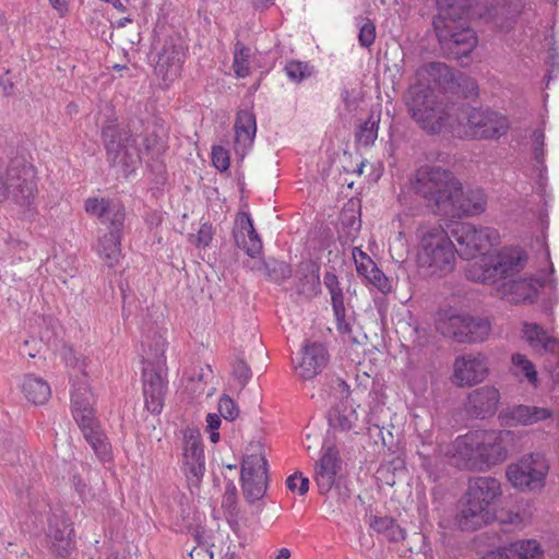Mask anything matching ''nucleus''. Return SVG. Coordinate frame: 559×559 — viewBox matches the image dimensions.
Here are the masks:
<instances>
[{
	"label": "nucleus",
	"mask_w": 559,
	"mask_h": 559,
	"mask_svg": "<svg viewBox=\"0 0 559 559\" xmlns=\"http://www.w3.org/2000/svg\"><path fill=\"white\" fill-rule=\"evenodd\" d=\"M526 262L527 257L521 248H503L497 257L473 264L467 270V278L495 286L501 298L512 304L532 302L542 286L548 285L556 290L557 278L551 276L539 283L523 273Z\"/></svg>",
	"instance_id": "obj_1"
},
{
	"label": "nucleus",
	"mask_w": 559,
	"mask_h": 559,
	"mask_svg": "<svg viewBox=\"0 0 559 559\" xmlns=\"http://www.w3.org/2000/svg\"><path fill=\"white\" fill-rule=\"evenodd\" d=\"M63 359L70 369L72 379L71 408L73 418L98 459L103 462L109 461L111 457L110 445L95 418L94 395L85 379L86 359L71 348L64 350Z\"/></svg>",
	"instance_id": "obj_2"
},
{
	"label": "nucleus",
	"mask_w": 559,
	"mask_h": 559,
	"mask_svg": "<svg viewBox=\"0 0 559 559\" xmlns=\"http://www.w3.org/2000/svg\"><path fill=\"white\" fill-rule=\"evenodd\" d=\"M415 238V257L419 269L429 275L437 276H442L453 270L456 249L440 225H419Z\"/></svg>",
	"instance_id": "obj_3"
},
{
	"label": "nucleus",
	"mask_w": 559,
	"mask_h": 559,
	"mask_svg": "<svg viewBox=\"0 0 559 559\" xmlns=\"http://www.w3.org/2000/svg\"><path fill=\"white\" fill-rule=\"evenodd\" d=\"M406 106L413 120L425 132H448L453 135L460 107L438 100L430 87L413 85L408 90Z\"/></svg>",
	"instance_id": "obj_4"
},
{
	"label": "nucleus",
	"mask_w": 559,
	"mask_h": 559,
	"mask_svg": "<svg viewBox=\"0 0 559 559\" xmlns=\"http://www.w3.org/2000/svg\"><path fill=\"white\" fill-rule=\"evenodd\" d=\"M501 493V485L497 478H471L459 516L462 530H477L491 522L496 518V504Z\"/></svg>",
	"instance_id": "obj_5"
},
{
	"label": "nucleus",
	"mask_w": 559,
	"mask_h": 559,
	"mask_svg": "<svg viewBox=\"0 0 559 559\" xmlns=\"http://www.w3.org/2000/svg\"><path fill=\"white\" fill-rule=\"evenodd\" d=\"M506 116L485 107L463 106L455 118L453 136L469 140H493L507 133Z\"/></svg>",
	"instance_id": "obj_6"
},
{
	"label": "nucleus",
	"mask_w": 559,
	"mask_h": 559,
	"mask_svg": "<svg viewBox=\"0 0 559 559\" xmlns=\"http://www.w3.org/2000/svg\"><path fill=\"white\" fill-rule=\"evenodd\" d=\"M34 167L22 160H13L4 174L0 173V203L11 198L23 209L24 218L35 216V195L37 191Z\"/></svg>",
	"instance_id": "obj_7"
},
{
	"label": "nucleus",
	"mask_w": 559,
	"mask_h": 559,
	"mask_svg": "<svg viewBox=\"0 0 559 559\" xmlns=\"http://www.w3.org/2000/svg\"><path fill=\"white\" fill-rule=\"evenodd\" d=\"M459 181L448 170L439 166L426 165L420 167L415 175L413 189L421 195L429 206L444 215L449 209L451 198L457 194Z\"/></svg>",
	"instance_id": "obj_8"
},
{
	"label": "nucleus",
	"mask_w": 559,
	"mask_h": 559,
	"mask_svg": "<svg viewBox=\"0 0 559 559\" xmlns=\"http://www.w3.org/2000/svg\"><path fill=\"white\" fill-rule=\"evenodd\" d=\"M108 160L124 176L133 174L141 162V136L117 123H110L103 130Z\"/></svg>",
	"instance_id": "obj_9"
},
{
	"label": "nucleus",
	"mask_w": 559,
	"mask_h": 559,
	"mask_svg": "<svg viewBox=\"0 0 559 559\" xmlns=\"http://www.w3.org/2000/svg\"><path fill=\"white\" fill-rule=\"evenodd\" d=\"M440 45L456 59L468 56L477 45L476 33L453 10H441L433 20Z\"/></svg>",
	"instance_id": "obj_10"
},
{
	"label": "nucleus",
	"mask_w": 559,
	"mask_h": 559,
	"mask_svg": "<svg viewBox=\"0 0 559 559\" xmlns=\"http://www.w3.org/2000/svg\"><path fill=\"white\" fill-rule=\"evenodd\" d=\"M166 341L158 336L143 357V394L145 406L152 414H159L164 405L166 382L163 376Z\"/></svg>",
	"instance_id": "obj_11"
},
{
	"label": "nucleus",
	"mask_w": 559,
	"mask_h": 559,
	"mask_svg": "<svg viewBox=\"0 0 559 559\" xmlns=\"http://www.w3.org/2000/svg\"><path fill=\"white\" fill-rule=\"evenodd\" d=\"M453 236L459 245L456 253L464 259L477 260L468 263L466 271L476 263H481L485 258H495L496 254H486V252L498 243L499 233L491 227L475 226L471 223H460L453 229Z\"/></svg>",
	"instance_id": "obj_12"
},
{
	"label": "nucleus",
	"mask_w": 559,
	"mask_h": 559,
	"mask_svg": "<svg viewBox=\"0 0 559 559\" xmlns=\"http://www.w3.org/2000/svg\"><path fill=\"white\" fill-rule=\"evenodd\" d=\"M549 463L544 454L531 453L508 466L510 484L521 491H540L546 485Z\"/></svg>",
	"instance_id": "obj_13"
},
{
	"label": "nucleus",
	"mask_w": 559,
	"mask_h": 559,
	"mask_svg": "<svg viewBox=\"0 0 559 559\" xmlns=\"http://www.w3.org/2000/svg\"><path fill=\"white\" fill-rule=\"evenodd\" d=\"M241 488L246 499L253 503L260 500L267 488V464L265 452L260 443H252L247 450L241 465Z\"/></svg>",
	"instance_id": "obj_14"
},
{
	"label": "nucleus",
	"mask_w": 559,
	"mask_h": 559,
	"mask_svg": "<svg viewBox=\"0 0 559 559\" xmlns=\"http://www.w3.org/2000/svg\"><path fill=\"white\" fill-rule=\"evenodd\" d=\"M438 329L442 334L460 343H476L487 340L491 332V324L485 318L451 314L439 320Z\"/></svg>",
	"instance_id": "obj_15"
},
{
	"label": "nucleus",
	"mask_w": 559,
	"mask_h": 559,
	"mask_svg": "<svg viewBox=\"0 0 559 559\" xmlns=\"http://www.w3.org/2000/svg\"><path fill=\"white\" fill-rule=\"evenodd\" d=\"M514 444V433L510 430H479V472L507 460Z\"/></svg>",
	"instance_id": "obj_16"
},
{
	"label": "nucleus",
	"mask_w": 559,
	"mask_h": 559,
	"mask_svg": "<svg viewBox=\"0 0 559 559\" xmlns=\"http://www.w3.org/2000/svg\"><path fill=\"white\" fill-rule=\"evenodd\" d=\"M182 471L188 480L198 484L205 472L204 450L199 430L186 428L182 431Z\"/></svg>",
	"instance_id": "obj_17"
},
{
	"label": "nucleus",
	"mask_w": 559,
	"mask_h": 559,
	"mask_svg": "<svg viewBox=\"0 0 559 559\" xmlns=\"http://www.w3.org/2000/svg\"><path fill=\"white\" fill-rule=\"evenodd\" d=\"M479 430L459 436L448 445L444 456L457 468L479 471Z\"/></svg>",
	"instance_id": "obj_18"
},
{
	"label": "nucleus",
	"mask_w": 559,
	"mask_h": 559,
	"mask_svg": "<svg viewBox=\"0 0 559 559\" xmlns=\"http://www.w3.org/2000/svg\"><path fill=\"white\" fill-rule=\"evenodd\" d=\"M489 374V365L481 354H466L453 362V383L457 386H473L483 382Z\"/></svg>",
	"instance_id": "obj_19"
},
{
	"label": "nucleus",
	"mask_w": 559,
	"mask_h": 559,
	"mask_svg": "<svg viewBox=\"0 0 559 559\" xmlns=\"http://www.w3.org/2000/svg\"><path fill=\"white\" fill-rule=\"evenodd\" d=\"M124 212L115 211L110 230L100 236L94 249L97 255L109 266L117 265L121 259V235Z\"/></svg>",
	"instance_id": "obj_20"
},
{
	"label": "nucleus",
	"mask_w": 559,
	"mask_h": 559,
	"mask_svg": "<svg viewBox=\"0 0 559 559\" xmlns=\"http://www.w3.org/2000/svg\"><path fill=\"white\" fill-rule=\"evenodd\" d=\"M554 416L552 409L533 405L508 406L499 414L501 425L509 427L532 426Z\"/></svg>",
	"instance_id": "obj_21"
},
{
	"label": "nucleus",
	"mask_w": 559,
	"mask_h": 559,
	"mask_svg": "<svg viewBox=\"0 0 559 559\" xmlns=\"http://www.w3.org/2000/svg\"><path fill=\"white\" fill-rule=\"evenodd\" d=\"M73 528L62 513H53L49 519L47 538L50 549L60 558H67L74 549Z\"/></svg>",
	"instance_id": "obj_22"
},
{
	"label": "nucleus",
	"mask_w": 559,
	"mask_h": 559,
	"mask_svg": "<svg viewBox=\"0 0 559 559\" xmlns=\"http://www.w3.org/2000/svg\"><path fill=\"white\" fill-rule=\"evenodd\" d=\"M341 465L338 451L334 447H323L321 456L316 463L313 476L321 495H325L332 489Z\"/></svg>",
	"instance_id": "obj_23"
},
{
	"label": "nucleus",
	"mask_w": 559,
	"mask_h": 559,
	"mask_svg": "<svg viewBox=\"0 0 559 559\" xmlns=\"http://www.w3.org/2000/svg\"><path fill=\"white\" fill-rule=\"evenodd\" d=\"M486 195L483 190L474 189L463 191L461 183H457V194L451 198L449 209L445 210L447 216L477 215L486 209Z\"/></svg>",
	"instance_id": "obj_24"
},
{
	"label": "nucleus",
	"mask_w": 559,
	"mask_h": 559,
	"mask_svg": "<svg viewBox=\"0 0 559 559\" xmlns=\"http://www.w3.org/2000/svg\"><path fill=\"white\" fill-rule=\"evenodd\" d=\"M329 355L321 343H308L302 347L301 357L295 365L296 374L304 379H313L326 366Z\"/></svg>",
	"instance_id": "obj_25"
},
{
	"label": "nucleus",
	"mask_w": 559,
	"mask_h": 559,
	"mask_svg": "<svg viewBox=\"0 0 559 559\" xmlns=\"http://www.w3.org/2000/svg\"><path fill=\"white\" fill-rule=\"evenodd\" d=\"M234 237L237 246L245 250L250 258L254 259L261 253L262 241L254 229L252 218L249 214H238Z\"/></svg>",
	"instance_id": "obj_26"
},
{
	"label": "nucleus",
	"mask_w": 559,
	"mask_h": 559,
	"mask_svg": "<svg viewBox=\"0 0 559 559\" xmlns=\"http://www.w3.org/2000/svg\"><path fill=\"white\" fill-rule=\"evenodd\" d=\"M234 130L235 152L242 158L251 148L255 138L257 121L254 114L249 109L239 110L236 116Z\"/></svg>",
	"instance_id": "obj_27"
},
{
	"label": "nucleus",
	"mask_w": 559,
	"mask_h": 559,
	"mask_svg": "<svg viewBox=\"0 0 559 559\" xmlns=\"http://www.w3.org/2000/svg\"><path fill=\"white\" fill-rule=\"evenodd\" d=\"M500 402V392L496 386L484 385L468 395V405L477 417H487L496 413Z\"/></svg>",
	"instance_id": "obj_28"
},
{
	"label": "nucleus",
	"mask_w": 559,
	"mask_h": 559,
	"mask_svg": "<svg viewBox=\"0 0 559 559\" xmlns=\"http://www.w3.org/2000/svg\"><path fill=\"white\" fill-rule=\"evenodd\" d=\"M183 60L185 53L181 46L166 44L158 56L156 72L165 81H173L179 75Z\"/></svg>",
	"instance_id": "obj_29"
},
{
	"label": "nucleus",
	"mask_w": 559,
	"mask_h": 559,
	"mask_svg": "<svg viewBox=\"0 0 559 559\" xmlns=\"http://www.w3.org/2000/svg\"><path fill=\"white\" fill-rule=\"evenodd\" d=\"M329 425L332 430L340 432L354 431L358 433V414L348 401L342 402L329 412Z\"/></svg>",
	"instance_id": "obj_30"
},
{
	"label": "nucleus",
	"mask_w": 559,
	"mask_h": 559,
	"mask_svg": "<svg viewBox=\"0 0 559 559\" xmlns=\"http://www.w3.org/2000/svg\"><path fill=\"white\" fill-rule=\"evenodd\" d=\"M522 336L537 352L559 354V340L548 336L544 329L536 323L524 322Z\"/></svg>",
	"instance_id": "obj_31"
},
{
	"label": "nucleus",
	"mask_w": 559,
	"mask_h": 559,
	"mask_svg": "<svg viewBox=\"0 0 559 559\" xmlns=\"http://www.w3.org/2000/svg\"><path fill=\"white\" fill-rule=\"evenodd\" d=\"M21 391L25 399L35 405L46 403L51 395V389L48 382L35 374H25L23 377Z\"/></svg>",
	"instance_id": "obj_32"
},
{
	"label": "nucleus",
	"mask_w": 559,
	"mask_h": 559,
	"mask_svg": "<svg viewBox=\"0 0 559 559\" xmlns=\"http://www.w3.org/2000/svg\"><path fill=\"white\" fill-rule=\"evenodd\" d=\"M418 75L427 78L429 82L443 90L452 88L454 76L450 68L444 63H428L418 71Z\"/></svg>",
	"instance_id": "obj_33"
},
{
	"label": "nucleus",
	"mask_w": 559,
	"mask_h": 559,
	"mask_svg": "<svg viewBox=\"0 0 559 559\" xmlns=\"http://www.w3.org/2000/svg\"><path fill=\"white\" fill-rule=\"evenodd\" d=\"M370 526L391 542H399L405 537V531L389 516H372Z\"/></svg>",
	"instance_id": "obj_34"
},
{
	"label": "nucleus",
	"mask_w": 559,
	"mask_h": 559,
	"mask_svg": "<svg viewBox=\"0 0 559 559\" xmlns=\"http://www.w3.org/2000/svg\"><path fill=\"white\" fill-rule=\"evenodd\" d=\"M380 112L372 111L356 131V141L361 146H372L378 138Z\"/></svg>",
	"instance_id": "obj_35"
},
{
	"label": "nucleus",
	"mask_w": 559,
	"mask_h": 559,
	"mask_svg": "<svg viewBox=\"0 0 559 559\" xmlns=\"http://www.w3.org/2000/svg\"><path fill=\"white\" fill-rule=\"evenodd\" d=\"M513 559H543V551L535 539L518 540L510 544Z\"/></svg>",
	"instance_id": "obj_36"
},
{
	"label": "nucleus",
	"mask_w": 559,
	"mask_h": 559,
	"mask_svg": "<svg viewBox=\"0 0 559 559\" xmlns=\"http://www.w3.org/2000/svg\"><path fill=\"white\" fill-rule=\"evenodd\" d=\"M123 211L119 205L110 206L105 199L88 198L85 201V211L94 216L104 217L106 221L112 222L115 211Z\"/></svg>",
	"instance_id": "obj_37"
},
{
	"label": "nucleus",
	"mask_w": 559,
	"mask_h": 559,
	"mask_svg": "<svg viewBox=\"0 0 559 559\" xmlns=\"http://www.w3.org/2000/svg\"><path fill=\"white\" fill-rule=\"evenodd\" d=\"M323 283L331 296V304L333 311H342L344 306V294L341 288L337 276L332 272H326L323 277Z\"/></svg>",
	"instance_id": "obj_38"
},
{
	"label": "nucleus",
	"mask_w": 559,
	"mask_h": 559,
	"mask_svg": "<svg viewBox=\"0 0 559 559\" xmlns=\"http://www.w3.org/2000/svg\"><path fill=\"white\" fill-rule=\"evenodd\" d=\"M417 453L420 459L421 467L430 478L437 480L444 465V460L441 457L440 453L435 452L433 455H430L429 453H426L424 449L418 450Z\"/></svg>",
	"instance_id": "obj_39"
},
{
	"label": "nucleus",
	"mask_w": 559,
	"mask_h": 559,
	"mask_svg": "<svg viewBox=\"0 0 559 559\" xmlns=\"http://www.w3.org/2000/svg\"><path fill=\"white\" fill-rule=\"evenodd\" d=\"M285 72L292 82L300 83L312 75L313 68L308 62L292 60L286 63Z\"/></svg>",
	"instance_id": "obj_40"
},
{
	"label": "nucleus",
	"mask_w": 559,
	"mask_h": 559,
	"mask_svg": "<svg viewBox=\"0 0 559 559\" xmlns=\"http://www.w3.org/2000/svg\"><path fill=\"white\" fill-rule=\"evenodd\" d=\"M511 360L518 372H522L527 381L536 388L538 384V378L534 364L524 355L519 353L512 355Z\"/></svg>",
	"instance_id": "obj_41"
},
{
	"label": "nucleus",
	"mask_w": 559,
	"mask_h": 559,
	"mask_svg": "<svg viewBox=\"0 0 559 559\" xmlns=\"http://www.w3.org/2000/svg\"><path fill=\"white\" fill-rule=\"evenodd\" d=\"M352 257L358 275L364 278H366L377 267L373 260L364 252L360 247L353 248Z\"/></svg>",
	"instance_id": "obj_42"
},
{
	"label": "nucleus",
	"mask_w": 559,
	"mask_h": 559,
	"mask_svg": "<svg viewBox=\"0 0 559 559\" xmlns=\"http://www.w3.org/2000/svg\"><path fill=\"white\" fill-rule=\"evenodd\" d=\"M234 70L238 78H246L250 72V49L236 46L234 55Z\"/></svg>",
	"instance_id": "obj_43"
},
{
	"label": "nucleus",
	"mask_w": 559,
	"mask_h": 559,
	"mask_svg": "<svg viewBox=\"0 0 559 559\" xmlns=\"http://www.w3.org/2000/svg\"><path fill=\"white\" fill-rule=\"evenodd\" d=\"M365 281L382 294H388L392 290L391 281L378 266Z\"/></svg>",
	"instance_id": "obj_44"
},
{
	"label": "nucleus",
	"mask_w": 559,
	"mask_h": 559,
	"mask_svg": "<svg viewBox=\"0 0 559 559\" xmlns=\"http://www.w3.org/2000/svg\"><path fill=\"white\" fill-rule=\"evenodd\" d=\"M359 33H358V40L360 46L362 47H370L376 39V26L374 24L368 20L362 19L359 23Z\"/></svg>",
	"instance_id": "obj_45"
},
{
	"label": "nucleus",
	"mask_w": 559,
	"mask_h": 559,
	"mask_svg": "<svg viewBox=\"0 0 559 559\" xmlns=\"http://www.w3.org/2000/svg\"><path fill=\"white\" fill-rule=\"evenodd\" d=\"M218 412L227 420H234L238 417L239 411L233 399L227 395L221 397L218 402Z\"/></svg>",
	"instance_id": "obj_46"
},
{
	"label": "nucleus",
	"mask_w": 559,
	"mask_h": 559,
	"mask_svg": "<svg viewBox=\"0 0 559 559\" xmlns=\"http://www.w3.org/2000/svg\"><path fill=\"white\" fill-rule=\"evenodd\" d=\"M212 162L214 167L219 171H225L229 168L230 158L229 153L223 146H214L212 150Z\"/></svg>",
	"instance_id": "obj_47"
},
{
	"label": "nucleus",
	"mask_w": 559,
	"mask_h": 559,
	"mask_svg": "<svg viewBox=\"0 0 559 559\" xmlns=\"http://www.w3.org/2000/svg\"><path fill=\"white\" fill-rule=\"evenodd\" d=\"M213 238V229L210 224H202L197 235L191 236V241L199 248H205L210 245Z\"/></svg>",
	"instance_id": "obj_48"
},
{
	"label": "nucleus",
	"mask_w": 559,
	"mask_h": 559,
	"mask_svg": "<svg viewBox=\"0 0 559 559\" xmlns=\"http://www.w3.org/2000/svg\"><path fill=\"white\" fill-rule=\"evenodd\" d=\"M286 485L290 491H297L302 496L309 489V479L302 474L295 473L287 478Z\"/></svg>",
	"instance_id": "obj_49"
},
{
	"label": "nucleus",
	"mask_w": 559,
	"mask_h": 559,
	"mask_svg": "<svg viewBox=\"0 0 559 559\" xmlns=\"http://www.w3.org/2000/svg\"><path fill=\"white\" fill-rule=\"evenodd\" d=\"M221 415L210 413L206 416V431L210 433V440L212 443H216L219 440L218 428L222 424Z\"/></svg>",
	"instance_id": "obj_50"
},
{
	"label": "nucleus",
	"mask_w": 559,
	"mask_h": 559,
	"mask_svg": "<svg viewBox=\"0 0 559 559\" xmlns=\"http://www.w3.org/2000/svg\"><path fill=\"white\" fill-rule=\"evenodd\" d=\"M333 312L336 321V329L340 334L349 336L352 332V321L346 317L345 307L342 306V311H340V313L337 311Z\"/></svg>",
	"instance_id": "obj_51"
},
{
	"label": "nucleus",
	"mask_w": 559,
	"mask_h": 559,
	"mask_svg": "<svg viewBox=\"0 0 559 559\" xmlns=\"http://www.w3.org/2000/svg\"><path fill=\"white\" fill-rule=\"evenodd\" d=\"M233 371L242 385H245L252 377L250 368L242 360H238L234 364Z\"/></svg>",
	"instance_id": "obj_52"
},
{
	"label": "nucleus",
	"mask_w": 559,
	"mask_h": 559,
	"mask_svg": "<svg viewBox=\"0 0 559 559\" xmlns=\"http://www.w3.org/2000/svg\"><path fill=\"white\" fill-rule=\"evenodd\" d=\"M300 271L305 272V276L307 281L313 285L319 284V266L311 262L307 261L300 264Z\"/></svg>",
	"instance_id": "obj_53"
},
{
	"label": "nucleus",
	"mask_w": 559,
	"mask_h": 559,
	"mask_svg": "<svg viewBox=\"0 0 559 559\" xmlns=\"http://www.w3.org/2000/svg\"><path fill=\"white\" fill-rule=\"evenodd\" d=\"M415 419H418V416H415ZM415 428L417 431V436L421 441L423 447L432 443L433 433L432 430L423 425L421 421H415Z\"/></svg>",
	"instance_id": "obj_54"
},
{
	"label": "nucleus",
	"mask_w": 559,
	"mask_h": 559,
	"mask_svg": "<svg viewBox=\"0 0 559 559\" xmlns=\"http://www.w3.org/2000/svg\"><path fill=\"white\" fill-rule=\"evenodd\" d=\"M512 555L509 545L488 552L484 559H513Z\"/></svg>",
	"instance_id": "obj_55"
},
{
	"label": "nucleus",
	"mask_w": 559,
	"mask_h": 559,
	"mask_svg": "<svg viewBox=\"0 0 559 559\" xmlns=\"http://www.w3.org/2000/svg\"><path fill=\"white\" fill-rule=\"evenodd\" d=\"M191 559H213V552L204 546H197L190 551Z\"/></svg>",
	"instance_id": "obj_56"
},
{
	"label": "nucleus",
	"mask_w": 559,
	"mask_h": 559,
	"mask_svg": "<svg viewBox=\"0 0 559 559\" xmlns=\"http://www.w3.org/2000/svg\"><path fill=\"white\" fill-rule=\"evenodd\" d=\"M70 1L71 0H49V3L59 16H64L69 12Z\"/></svg>",
	"instance_id": "obj_57"
},
{
	"label": "nucleus",
	"mask_w": 559,
	"mask_h": 559,
	"mask_svg": "<svg viewBox=\"0 0 559 559\" xmlns=\"http://www.w3.org/2000/svg\"><path fill=\"white\" fill-rule=\"evenodd\" d=\"M544 140H545V134L542 130H536L533 133V141L536 145L535 154H536L537 159H539V156L542 155V153H539V147H542L544 145Z\"/></svg>",
	"instance_id": "obj_58"
},
{
	"label": "nucleus",
	"mask_w": 559,
	"mask_h": 559,
	"mask_svg": "<svg viewBox=\"0 0 559 559\" xmlns=\"http://www.w3.org/2000/svg\"><path fill=\"white\" fill-rule=\"evenodd\" d=\"M273 271H278L283 278L289 277L292 273L289 265L284 262H276Z\"/></svg>",
	"instance_id": "obj_59"
},
{
	"label": "nucleus",
	"mask_w": 559,
	"mask_h": 559,
	"mask_svg": "<svg viewBox=\"0 0 559 559\" xmlns=\"http://www.w3.org/2000/svg\"><path fill=\"white\" fill-rule=\"evenodd\" d=\"M552 355L557 359V362L554 367H549V372L551 374L552 380L559 384V353Z\"/></svg>",
	"instance_id": "obj_60"
},
{
	"label": "nucleus",
	"mask_w": 559,
	"mask_h": 559,
	"mask_svg": "<svg viewBox=\"0 0 559 559\" xmlns=\"http://www.w3.org/2000/svg\"><path fill=\"white\" fill-rule=\"evenodd\" d=\"M274 559H292V552L288 548H281L277 550Z\"/></svg>",
	"instance_id": "obj_61"
},
{
	"label": "nucleus",
	"mask_w": 559,
	"mask_h": 559,
	"mask_svg": "<svg viewBox=\"0 0 559 559\" xmlns=\"http://www.w3.org/2000/svg\"><path fill=\"white\" fill-rule=\"evenodd\" d=\"M222 559H239V556L236 554L235 550H230L228 548L226 552L223 555Z\"/></svg>",
	"instance_id": "obj_62"
},
{
	"label": "nucleus",
	"mask_w": 559,
	"mask_h": 559,
	"mask_svg": "<svg viewBox=\"0 0 559 559\" xmlns=\"http://www.w3.org/2000/svg\"><path fill=\"white\" fill-rule=\"evenodd\" d=\"M274 0H252L255 8L265 7L272 4Z\"/></svg>",
	"instance_id": "obj_63"
},
{
	"label": "nucleus",
	"mask_w": 559,
	"mask_h": 559,
	"mask_svg": "<svg viewBox=\"0 0 559 559\" xmlns=\"http://www.w3.org/2000/svg\"><path fill=\"white\" fill-rule=\"evenodd\" d=\"M549 59H551L552 66H559V53L554 51L550 53Z\"/></svg>",
	"instance_id": "obj_64"
}]
</instances>
